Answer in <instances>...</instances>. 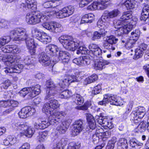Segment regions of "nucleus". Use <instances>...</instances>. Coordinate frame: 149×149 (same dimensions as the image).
<instances>
[{"label":"nucleus","instance_id":"1","mask_svg":"<svg viewBox=\"0 0 149 149\" xmlns=\"http://www.w3.org/2000/svg\"><path fill=\"white\" fill-rule=\"evenodd\" d=\"M46 86L47 89L44 100L47 102L45 103L43 106L42 111L47 115L50 114V116L57 112L64 113V115H61L59 119L60 120V123L63 117H65L66 113L65 111H54L60 106V104L58 101L54 99V97L58 93V87L51 81H47Z\"/></svg>","mask_w":149,"mask_h":149},{"label":"nucleus","instance_id":"2","mask_svg":"<svg viewBox=\"0 0 149 149\" xmlns=\"http://www.w3.org/2000/svg\"><path fill=\"white\" fill-rule=\"evenodd\" d=\"M25 9L26 10L28 9L30 11L32 10L27 14L26 19H48V17H53V16H56L58 19H62L72 14L74 11V8L72 6L64 7L54 14L53 12L40 13L35 11L36 9L34 10L27 8Z\"/></svg>","mask_w":149,"mask_h":149},{"label":"nucleus","instance_id":"3","mask_svg":"<svg viewBox=\"0 0 149 149\" xmlns=\"http://www.w3.org/2000/svg\"><path fill=\"white\" fill-rule=\"evenodd\" d=\"M21 57L19 56H13L12 55H6L4 56L2 58V61L11 66L5 68L3 69V71L5 73H20L24 67L23 64H20Z\"/></svg>","mask_w":149,"mask_h":149},{"label":"nucleus","instance_id":"4","mask_svg":"<svg viewBox=\"0 0 149 149\" xmlns=\"http://www.w3.org/2000/svg\"><path fill=\"white\" fill-rule=\"evenodd\" d=\"M10 35L11 38L14 40H25L27 47L29 50L31 55L35 52L36 45L33 39L30 38L26 32L25 30L22 28H17L15 30L10 31Z\"/></svg>","mask_w":149,"mask_h":149},{"label":"nucleus","instance_id":"5","mask_svg":"<svg viewBox=\"0 0 149 149\" xmlns=\"http://www.w3.org/2000/svg\"><path fill=\"white\" fill-rule=\"evenodd\" d=\"M110 0H77L80 7H83L91 1L93 3L87 7L88 10H94L96 9L104 10L107 6Z\"/></svg>","mask_w":149,"mask_h":149},{"label":"nucleus","instance_id":"6","mask_svg":"<svg viewBox=\"0 0 149 149\" xmlns=\"http://www.w3.org/2000/svg\"><path fill=\"white\" fill-rule=\"evenodd\" d=\"M64 113L57 112L50 116L48 121L43 120L41 121L38 120L34 124L35 127L38 129H43L51 125H55L60 123V117L62 115H64Z\"/></svg>","mask_w":149,"mask_h":149},{"label":"nucleus","instance_id":"7","mask_svg":"<svg viewBox=\"0 0 149 149\" xmlns=\"http://www.w3.org/2000/svg\"><path fill=\"white\" fill-rule=\"evenodd\" d=\"M59 40L64 47L69 50L75 51L79 45V41L70 36H62L59 38Z\"/></svg>","mask_w":149,"mask_h":149},{"label":"nucleus","instance_id":"8","mask_svg":"<svg viewBox=\"0 0 149 149\" xmlns=\"http://www.w3.org/2000/svg\"><path fill=\"white\" fill-rule=\"evenodd\" d=\"M14 128L18 130L22 131L27 137H31L35 132L34 128L29 127L26 123L19 121H16L13 124Z\"/></svg>","mask_w":149,"mask_h":149},{"label":"nucleus","instance_id":"9","mask_svg":"<svg viewBox=\"0 0 149 149\" xmlns=\"http://www.w3.org/2000/svg\"><path fill=\"white\" fill-rule=\"evenodd\" d=\"M146 114V110L143 107H139L135 111H132L130 115V120L134 123H139Z\"/></svg>","mask_w":149,"mask_h":149},{"label":"nucleus","instance_id":"10","mask_svg":"<svg viewBox=\"0 0 149 149\" xmlns=\"http://www.w3.org/2000/svg\"><path fill=\"white\" fill-rule=\"evenodd\" d=\"M31 33L33 36L44 44H47L51 41L52 38L50 36L44 32L40 31L36 28H33Z\"/></svg>","mask_w":149,"mask_h":149},{"label":"nucleus","instance_id":"11","mask_svg":"<svg viewBox=\"0 0 149 149\" xmlns=\"http://www.w3.org/2000/svg\"><path fill=\"white\" fill-rule=\"evenodd\" d=\"M42 25L43 27L51 32H61L63 30L61 25L59 23L56 22H46L42 24Z\"/></svg>","mask_w":149,"mask_h":149},{"label":"nucleus","instance_id":"12","mask_svg":"<svg viewBox=\"0 0 149 149\" xmlns=\"http://www.w3.org/2000/svg\"><path fill=\"white\" fill-rule=\"evenodd\" d=\"M118 40V39L114 36H107L104 42L103 47L109 51L114 50L115 47L113 45L116 44Z\"/></svg>","mask_w":149,"mask_h":149},{"label":"nucleus","instance_id":"13","mask_svg":"<svg viewBox=\"0 0 149 149\" xmlns=\"http://www.w3.org/2000/svg\"><path fill=\"white\" fill-rule=\"evenodd\" d=\"M79 77H77L74 75L69 76L61 80L59 85L61 88L63 89L68 86L70 83L79 81Z\"/></svg>","mask_w":149,"mask_h":149},{"label":"nucleus","instance_id":"14","mask_svg":"<svg viewBox=\"0 0 149 149\" xmlns=\"http://www.w3.org/2000/svg\"><path fill=\"white\" fill-rule=\"evenodd\" d=\"M36 111L34 108L28 106L22 108L18 114L20 118H26L34 115Z\"/></svg>","mask_w":149,"mask_h":149},{"label":"nucleus","instance_id":"15","mask_svg":"<svg viewBox=\"0 0 149 149\" xmlns=\"http://www.w3.org/2000/svg\"><path fill=\"white\" fill-rule=\"evenodd\" d=\"M69 54L66 51L58 50V52L56 53L54 57L56 61H60L63 63H68L69 60Z\"/></svg>","mask_w":149,"mask_h":149},{"label":"nucleus","instance_id":"16","mask_svg":"<svg viewBox=\"0 0 149 149\" xmlns=\"http://www.w3.org/2000/svg\"><path fill=\"white\" fill-rule=\"evenodd\" d=\"M73 133L74 135H77L81 132L84 128L83 122L81 120H76L73 125Z\"/></svg>","mask_w":149,"mask_h":149},{"label":"nucleus","instance_id":"17","mask_svg":"<svg viewBox=\"0 0 149 149\" xmlns=\"http://www.w3.org/2000/svg\"><path fill=\"white\" fill-rule=\"evenodd\" d=\"M116 95H112L111 94H106L104 96V98L102 101L98 102V104L102 106H106L109 102L112 104V102L114 100Z\"/></svg>","mask_w":149,"mask_h":149},{"label":"nucleus","instance_id":"18","mask_svg":"<svg viewBox=\"0 0 149 149\" xmlns=\"http://www.w3.org/2000/svg\"><path fill=\"white\" fill-rule=\"evenodd\" d=\"M39 61L43 66H47L49 65L51 63L49 57L44 52H42L39 54Z\"/></svg>","mask_w":149,"mask_h":149},{"label":"nucleus","instance_id":"19","mask_svg":"<svg viewBox=\"0 0 149 149\" xmlns=\"http://www.w3.org/2000/svg\"><path fill=\"white\" fill-rule=\"evenodd\" d=\"M110 64V62L102 59L99 58L95 62L94 68L96 70H102L104 69L105 65Z\"/></svg>","mask_w":149,"mask_h":149},{"label":"nucleus","instance_id":"20","mask_svg":"<svg viewBox=\"0 0 149 149\" xmlns=\"http://www.w3.org/2000/svg\"><path fill=\"white\" fill-rule=\"evenodd\" d=\"M88 125L86 128V131H90V130H93L96 127V123L93 117L91 114L87 116Z\"/></svg>","mask_w":149,"mask_h":149},{"label":"nucleus","instance_id":"21","mask_svg":"<svg viewBox=\"0 0 149 149\" xmlns=\"http://www.w3.org/2000/svg\"><path fill=\"white\" fill-rule=\"evenodd\" d=\"M59 48L57 46L53 44H50L47 46L45 49L46 52L52 56H55L56 53L58 52Z\"/></svg>","mask_w":149,"mask_h":149},{"label":"nucleus","instance_id":"22","mask_svg":"<svg viewBox=\"0 0 149 149\" xmlns=\"http://www.w3.org/2000/svg\"><path fill=\"white\" fill-rule=\"evenodd\" d=\"M120 12L118 10H115L109 12L106 11L104 12L101 19H110L116 17L119 14Z\"/></svg>","mask_w":149,"mask_h":149},{"label":"nucleus","instance_id":"23","mask_svg":"<svg viewBox=\"0 0 149 149\" xmlns=\"http://www.w3.org/2000/svg\"><path fill=\"white\" fill-rule=\"evenodd\" d=\"M29 88V95L31 97H33L39 94L41 92L40 86L37 84Z\"/></svg>","mask_w":149,"mask_h":149},{"label":"nucleus","instance_id":"24","mask_svg":"<svg viewBox=\"0 0 149 149\" xmlns=\"http://www.w3.org/2000/svg\"><path fill=\"white\" fill-rule=\"evenodd\" d=\"M98 122L100 124L106 129L108 128L109 129H111L113 127V125L111 122L106 117L103 119H102V118L101 119H100Z\"/></svg>","mask_w":149,"mask_h":149},{"label":"nucleus","instance_id":"25","mask_svg":"<svg viewBox=\"0 0 149 149\" xmlns=\"http://www.w3.org/2000/svg\"><path fill=\"white\" fill-rule=\"evenodd\" d=\"M9 108L3 112V114L4 115L10 113L14 110V108L17 107L19 104V103L17 101L12 100L9 101Z\"/></svg>","mask_w":149,"mask_h":149},{"label":"nucleus","instance_id":"26","mask_svg":"<svg viewBox=\"0 0 149 149\" xmlns=\"http://www.w3.org/2000/svg\"><path fill=\"white\" fill-rule=\"evenodd\" d=\"M25 3H23L22 6L25 8L31 9L34 10L36 8V3L35 0H25Z\"/></svg>","mask_w":149,"mask_h":149},{"label":"nucleus","instance_id":"27","mask_svg":"<svg viewBox=\"0 0 149 149\" xmlns=\"http://www.w3.org/2000/svg\"><path fill=\"white\" fill-rule=\"evenodd\" d=\"M118 149H128V143L127 139L125 138H120L117 143Z\"/></svg>","mask_w":149,"mask_h":149},{"label":"nucleus","instance_id":"28","mask_svg":"<svg viewBox=\"0 0 149 149\" xmlns=\"http://www.w3.org/2000/svg\"><path fill=\"white\" fill-rule=\"evenodd\" d=\"M136 23V21H134L132 20L130 22H128L127 24H126L125 22L123 27L125 29V31H126L127 34L135 27Z\"/></svg>","mask_w":149,"mask_h":149},{"label":"nucleus","instance_id":"29","mask_svg":"<svg viewBox=\"0 0 149 149\" xmlns=\"http://www.w3.org/2000/svg\"><path fill=\"white\" fill-rule=\"evenodd\" d=\"M68 139L66 138H63L58 140L57 142L56 146L53 149H63V147L67 144Z\"/></svg>","mask_w":149,"mask_h":149},{"label":"nucleus","instance_id":"30","mask_svg":"<svg viewBox=\"0 0 149 149\" xmlns=\"http://www.w3.org/2000/svg\"><path fill=\"white\" fill-rule=\"evenodd\" d=\"M136 3L135 0H126L124 2V4L128 10H130L135 8Z\"/></svg>","mask_w":149,"mask_h":149},{"label":"nucleus","instance_id":"31","mask_svg":"<svg viewBox=\"0 0 149 149\" xmlns=\"http://www.w3.org/2000/svg\"><path fill=\"white\" fill-rule=\"evenodd\" d=\"M79 45L77 49H78L76 53L78 54H89V50H88L87 48L84 46L81 45V42L79 41Z\"/></svg>","mask_w":149,"mask_h":149},{"label":"nucleus","instance_id":"32","mask_svg":"<svg viewBox=\"0 0 149 149\" xmlns=\"http://www.w3.org/2000/svg\"><path fill=\"white\" fill-rule=\"evenodd\" d=\"M59 97L62 99H67L70 97L72 95L71 91L68 90H65L59 93Z\"/></svg>","mask_w":149,"mask_h":149},{"label":"nucleus","instance_id":"33","mask_svg":"<svg viewBox=\"0 0 149 149\" xmlns=\"http://www.w3.org/2000/svg\"><path fill=\"white\" fill-rule=\"evenodd\" d=\"M129 143L130 146L133 148H136L138 146H141L143 145V143L134 139H130Z\"/></svg>","mask_w":149,"mask_h":149},{"label":"nucleus","instance_id":"34","mask_svg":"<svg viewBox=\"0 0 149 149\" xmlns=\"http://www.w3.org/2000/svg\"><path fill=\"white\" fill-rule=\"evenodd\" d=\"M11 37L10 36H4L0 38V48L4 45L6 43L9 42L11 39Z\"/></svg>","mask_w":149,"mask_h":149},{"label":"nucleus","instance_id":"35","mask_svg":"<svg viewBox=\"0 0 149 149\" xmlns=\"http://www.w3.org/2000/svg\"><path fill=\"white\" fill-rule=\"evenodd\" d=\"M47 136V133L46 132H40L37 137V140L40 142L44 141L46 139Z\"/></svg>","mask_w":149,"mask_h":149},{"label":"nucleus","instance_id":"36","mask_svg":"<svg viewBox=\"0 0 149 149\" xmlns=\"http://www.w3.org/2000/svg\"><path fill=\"white\" fill-rule=\"evenodd\" d=\"M75 102L77 104L81 105L84 101V98L79 94H76L74 95Z\"/></svg>","mask_w":149,"mask_h":149},{"label":"nucleus","instance_id":"37","mask_svg":"<svg viewBox=\"0 0 149 149\" xmlns=\"http://www.w3.org/2000/svg\"><path fill=\"white\" fill-rule=\"evenodd\" d=\"M116 142V137H113L111 139L109 140L108 143V145L106 147V149H113L115 143Z\"/></svg>","mask_w":149,"mask_h":149},{"label":"nucleus","instance_id":"38","mask_svg":"<svg viewBox=\"0 0 149 149\" xmlns=\"http://www.w3.org/2000/svg\"><path fill=\"white\" fill-rule=\"evenodd\" d=\"M116 142V137H113L111 139L109 140L108 143V145L106 147V149H113L115 143Z\"/></svg>","mask_w":149,"mask_h":149},{"label":"nucleus","instance_id":"39","mask_svg":"<svg viewBox=\"0 0 149 149\" xmlns=\"http://www.w3.org/2000/svg\"><path fill=\"white\" fill-rule=\"evenodd\" d=\"M147 123L146 122L142 121L138 125L136 129L138 132H141L145 131L146 129Z\"/></svg>","mask_w":149,"mask_h":149},{"label":"nucleus","instance_id":"40","mask_svg":"<svg viewBox=\"0 0 149 149\" xmlns=\"http://www.w3.org/2000/svg\"><path fill=\"white\" fill-rule=\"evenodd\" d=\"M98 78L97 75L93 74L86 78L85 80V82L88 84H90L96 80Z\"/></svg>","mask_w":149,"mask_h":149},{"label":"nucleus","instance_id":"41","mask_svg":"<svg viewBox=\"0 0 149 149\" xmlns=\"http://www.w3.org/2000/svg\"><path fill=\"white\" fill-rule=\"evenodd\" d=\"M56 130L60 134H64L67 130V127L65 125H64L63 124L61 123L60 125L57 127Z\"/></svg>","mask_w":149,"mask_h":149},{"label":"nucleus","instance_id":"42","mask_svg":"<svg viewBox=\"0 0 149 149\" xmlns=\"http://www.w3.org/2000/svg\"><path fill=\"white\" fill-rule=\"evenodd\" d=\"M144 53V52L141 51L139 48H137L135 51L134 59L136 60L141 57Z\"/></svg>","mask_w":149,"mask_h":149},{"label":"nucleus","instance_id":"43","mask_svg":"<svg viewBox=\"0 0 149 149\" xmlns=\"http://www.w3.org/2000/svg\"><path fill=\"white\" fill-rule=\"evenodd\" d=\"M11 84L10 81L8 79L5 80L0 85V88L2 90L6 89Z\"/></svg>","mask_w":149,"mask_h":149},{"label":"nucleus","instance_id":"44","mask_svg":"<svg viewBox=\"0 0 149 149\" xmlns=\"http://www.w3.org/2000/svg\"><path fill=\"white\" fill-rule=\"evenodd\" d=\"M101 50L100 48L98 49L96 51H94L93 53H90L88 54L91 56L93 58H94L95 57H99L101 56Z\"/></svg>","mask_w":149,"mask_h":149},{"label":"nucleus","instance_id":"45","mask_svg":"<svg viewBox=\"0 0 149 149\" xmlns=\"http://www.w3.org/2000/svg\"><path fill=\"white\" fill-rule=\"evenodd\" d=\"M113 24L116 29H118L119 27H123L125 22L121 21L119 19H115L113 21Z\"/></svg>","mask_w":149,"mask_h":149},{"label":"nucleus","instance_id":"46","mask_svg":"<svg viewBox=\"0 0 149 149\" xmlns=\"http://www.w3.org/2000/svg\"><path fill=\"white\" fill-rule=\"evenodd\" d=\"M43 2V6L45 8H48L51 7H54L55 6H53V3L51 0H42Z\"/></svg>","mask_w":149,"mask_h":149},{"label":"nucleus","instance_id":"47","mask_svg":"<svg viewBox=\"0 0 149 149\" xmlns=\"http://www.w3.org/2000/svg\"><path fill=\"white\" fill-rule=\"evenodd\" d=\"M123 100L120 97H117L116 96V97H115L114 100L112 102V104L116 106H120L123 104Z\"/></svg>","mask_w":149,"mask_h":149},{"label":"nucleus","instance_id":"48","mask_svg":"<svg viewBox=\"0 0 149 149\" xmlns=\"http://www.w3.org/2000/svg\"><path fill=\"white\" fill-rule=\"evenodd\" d=\"M131 38V37L129 39L128 41L126 42V43L125 45L127 47L132 48L135 45L136 41L134 39H132Z\"/></svg>","mask_w":149,"mask_h":149},{"label":"nucleus","instance_id":"49","mask_svg":"<svg viewBox=\"0 0 149 149\" xmlns=\"http://www.w3.org/2000/svg\"><path fill=\"white\" fill-rule=\"evenodd\" d=\"M102 32L99 33L97 32H95L94 33L93 38L94 39H99L100 38L101 36H103L106 34V33L104 31V30L103 29L101 30Z\"/></svg>","mask_w":149,"mask_h":149},{"label":"nucleus","instance_id":"50","mask_svg":"<svg viewBox=\"0 0 149 149\" xmlns=\"http://www.w3.org/2000/svg\"><path fill=\"white\" fill-rule=\"evenodd\" d=\"M30 91L29 88H24L20 90L18 94L21 96L24 97L27 94H29Z\"/></svg>","mask_w":149,"mask_h":149},{"label":"nucleus","instance_id":"51","mask_svg":"<svg viewBox=\"0 0 149 149\" xmlns=\"http://www.w3.org/2000/svg\"><path fill=\"white\" fill-rule=\"evenodd\" d=\"M101 90V86L100 84H98L95 86L92 90V93L94 95L99 93Z\"/></svg>","mask_w":149,"mask_h":149},{"label":"nucleus","instance_id":"52","mask_svg":"<svg viewBox=\"0 0 149 149\" xmlns=\"http://www.w3.org/2000/svg\"><path fill=\"white\" fill-rule=\"evenodd\" d=\"M73 62L79 66L84 65V63L83 62V59L82 56L78 58H75L73 59Z\"/></svg>","mask_w":149,"mask_h":149},{"label":"nucleus","instance_id":"53","mask_svg":"<svg viewBox=\"0 0 149 149\" xmlns=\"http://www.w3.org/2000/svg\"><path fill=\"white\" fill-rule=\"evenodd\" d=\"M13 45H7L3 47L1 49L2 51L4 53L11 52Z\"/></svg>","mask_w":149,"mask_h":149},{"label":"nucleus","instance_id":"54","mask_svg":"<svg viewBox=\"0 0 149 149\" xmlns=\"http://www.w3.org/2000/svg\"><path fill=\"white\" fill-rule=\"evenodd\" d=\"M89 48L90 50L89 51V54L93 53V51H96L98 49L100 48L98 45L95 44H90L89 46Z\"/></svg>","mask_w":149,"mask_h":149},{"label":"nucleus","instance_id":"55","mask_svg":"<svg viewBox=\"0 0 149 149\" xmlns=\"http://www.w3.org/2000/svg\"><path fill=\"white\" fill-rule=\"evenodd\" d=\"M132 12L129 11L124 13L120 19H132Z\"/></svg>","mask_w":149,"mask_h":149},{"label":"nucleus","instance_id":"56","mask_svg":"<svg viewBox=\"0 0 149 149\" xmlns=\"http://www.w3.org/2000/svg\"><path fill=\"white\" fill-rule=\"evenodd\" d=\"M28 24L31 25H35L40 22H41L40 19H26Z\"/></svg>","mask_w":149,"mask_h":149},{"label":"nucleus","instance_id":"57","mask_svg":"<svg viewBox=\"0 0 149 149\" xmlns=\"http://www.w3.org/2000/svg\"><path fill=\"white\" fill-rule=\"evenodd\" d=\"M116 32V33L118 36H120L123 33L127 34L123 27H119Z\"/></svg>","mask_w":149,"mask_h":149},{"label":"nucleus","instance_id":"58","mask_svg":"<svg viewBox=\"0 0 149 149\" xmlns=\"http://www.w3.org/2000/svg\"><path fill=\"white\" fill-rule=\"evenodd\" d=\"M140 34V31L139 30H136L135 32H132L131 33L132 39H134L136 41L138 39Z\"/></svg>","mask_w":149,"mask_h":149},{"label":"nucleus","instance_id":"59","mask_svg":"<svg viewBox=\"0 0 149 149\" xmlns=\"http://www.w3.org/2000/svg\"><path fill=\"white\" fill-rule=\"evenodd\" d=\"M79 148L78 145H77L74 142H72L69 144L67 149H78Z\"/></svg>","mask_w":149,"mask_h":149},{"label":"nucleus","instance_id":"60","mask_svg":"<svg viewBox=\"0 0 149 149\" xmlns=\"http://www.w3.org/2000/svg\"><path fill=\"white\" fill-rule=\"evenodd\" d=\"M102 140L104 141L106 140L107 139L111 136V133L108 131H106L101 134Z\"/></svg>","mask_w":149,"mask_h":149},{"label":"nucleus","instance_id":"61","mask_svg":"<svg viewBox=\"0 0 149 149\" xmlns=\"http://www.w3.org/2000/svg\"><path fill=\"white\" fill-rule=\"evenodd\" d=\"M83 59V62L84 63V65L85 64L88 65L91 62V60L88 56H82Z\"/></svg>","mask_w":149,"mask_h":149},{"label":"nucleus","instance_id":"62","mask_svg":"<svg viewBox=\"0 0 149 149\" xmlns=\"http://www.w3.org/2000/svg\"><path fill=\"white\" fill-rule=\"evenodd\" d=\"M133 105V101H131L129 102L128 104L127 105L125 113L128 114L131 111Z\"/></svg>","mask_w":149,"mask_h":149},{"label":"nucleus","instance_id":"63","mask_svg":"<svg viewBox=\"0 0 149 149\" xmlns=\"http://www.w3.org/2000/svg\"><path fill=\"white\" fill-rule=\"evenodd\" d=\"M21 49L19 47L16 45H13L11 53L13 54H18L21 52Z\"/></svg>","mask_w":149,"mask_h":149},{"label":"nucleus","instance_id":"64","mask_svg":"<svg viewBox=\"0 0 149 149\" xmlns=\"http://www.w3.org/2000/svg\"><path fill=\"white\" fill-rule=\"evenodd\" d=\"M30 58L29 56H26L25 57L24 60H23V62H24L25 65H28L32 63L33 61Z\"/></svg>","mask_w":149,"mask_h":149}]
</instances>
